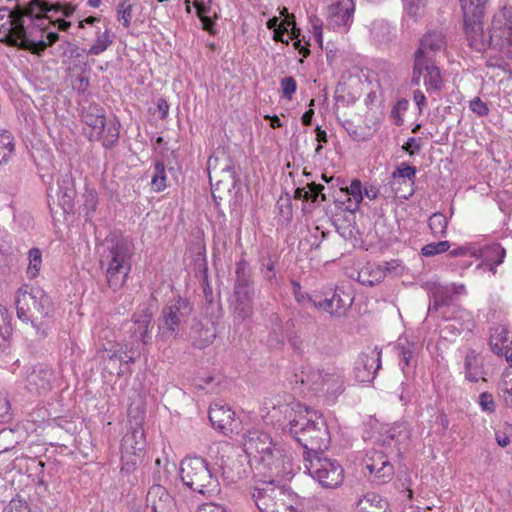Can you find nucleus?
<instances>
[{"instance_id":"f257e3e1","label":"nucleus","mask_w":512,"mask_h":512,"mask_svg":"<svg viewBox=\"0 0 512 512\" xmlns=\"http://www.w3.org/2000/svg\"><path fill=\"white\" fill-rule=\"evenodd\" d=\"M284 415L283 430L288 432L304 449L303 454H318L330 444L327 424L315 410H310L297 401H290L273 407V417Z\"/></svg>"},{"instance_id":"f03ea898","label":"nucleus","mask_w":512,"mask_h":512,"mask_svg":"<svg viewBox=\"0 0 512 512\" xmlns=\"http://www.w3.org/2000/svg\"><path fill=\"white\" fill-rule=\"evenodd\" d=\"M244 451L250 462L264 473L268 480H281L293 473V464L284 447L263 431H249L243 442Z\"/></svg>"},{"instance_id":"7ed1b4c3","label":"nucleus","mask_w":512,"mask_h":512,"mask_svg":"<svg viewBox=\"0 0 512 512\" xmlns=\"http://www.w3.org/2000/svg\"><path fill=\"white\" fill-rule=\"evenodd\" d=\"M15 303L17 317L30 322L36 336L46 337L53 314V305L46 292L38 286L24 284L16 292Z\"/></svg>"},{"instance_id":"20e7f679","label":"nucleus","mask_w":512,"mask_h":512,"mask_svg":"<svg viewBox=\"0 0 512 512\" xmlns=\"http://www.w3.org/2000/svg\"><path fill=\"white\" fill-rule=\"evenodd\" d=\"M260 512H303V499L276 480H263L251 491Z\"/></svg>"},{"instance_id":"39448f33","label":"nucleus","mask_w":512,"mask_h":512,"mask_svg":"<svg viewBox=\"0 0 512 512\" xmlns=\"http://www.w3.org/2000/svg\"><path fill=\"white\" fill-rule=\"evenodd\" d=\"M132 248L124 240H108L102 245L100 264L105 271L108 286L120 289L131 271Z\"/></svg>"},{"instance_id":"423d86ee","label":"nucleus","mask_w":512,"mask_h":512,"mask_svg":"<svg viewBox=\"0 0 512 512\" xmlns=\"http://www.w3.org/2000/svg\"><path fill=\"white\" fill-rule=\"evenodd\" d=\"M25 16H29L28 6L26 8L17 6L14 9L0 8V32H7L0 41L39 55L46 49V44L43 40L29 39L24 27Z\"/></svg>"},{"instance_id":"0eeeda50","label":"nucleus","mask_w":512,"mask_h":512,"mask_svg":"<svg viewBox=\"0 0 512 512\" xmlns=\"http://www.w3.org/2000/svg\"><path fill=\"white\" fill-rule=\"evenodd\" d=\"M180 477L185 486L203 496L212 497L220 491L217 477L212 473L207 460L202 457H187L182 460Z\"/></svg>"},{"instance_id":"6e6552de","label":"nucleus","mask_w":512,"mask_h":512,"mask_svg":"<svg viewBox=\"0 0 512 512\" xmlns=\"http://www.w3.org/2000/svg\"><path fill=\"white\" fill-rule=\"evenodd\" d=\"M236 279L230 307L235 322L241 323L253 315L255 288L251 280L250 268L245 260L236 264Z\"/></svg>"},{"instance_id":"1a4fd4ad","label":"nucleus","mask_w":512,"mask_h":512,"mask_svg":"<svg viewBox=\"0 0 512 512\" xmlns=\"http://www.w3.org/2000/svg\"><path fill=\"white\" fill-rule=\"evenodd\" d=\"M193 314L192 304L185 298H175L162 308L158 323V337L162 341L184 334Z\"/></svg>"},{"instance_id":"9d476101","label":"nucleus","mask_w":512,"mask_h":512,"mask_svg":"<svg viewBox=\"0 0 512 512\" xmlns=\"http://www.w3.org/2000/svg\"><path fill=\"white\" fill-rule=\"evenodd\" d=\"M303 459L308 474L323 488L334 489L343 483L344 469L336 460L311 452L303 454Z\"/></svg>"},{"instance_id":"9b49d317","label":"nucleus","mask_w":512,"mask_h":512,"mask_svg":"<svg viewBox=\"0 0 512 512\" xmlns=\"http://www.w3.org/2000/svg\"><path fill=\"white\" fill-rule=\"evenodd\" d=\"M300 381L317 394L337 396L343 391V374L339 369H317L307 366L301 371Z\"/></svg>"},{"instance_id":"f8f14e48","label":"nucleus","mask_w":512,"mask_h":512,"mask_svg":"<svg viewBox=\"0 0 512 512\" xmlns=\"http://www.w3.org/2000/svg\"><path fill=\"white\" fill-rule=\"evenodd\" d=\"M83 121L90 127L91 141H102L104 147L113 146L119 138V123L115 119H106L102 108L90 105L83 113Z\"/></svg>"},{"instance_id":"ddd939ff","label":"nucleus","mask_w":512,"mask_h":512,"mask_svg":"<svg viewBox=\"0 0 512 512\" xmlns=\"http://www.w3.org/2000/svg\"><path fill=\"white\" fill-rule=\"evenodd\" d=\"M489 31V46L512 56V6L504 5L494 12Z\"/></svg>"},{"instance_id":"4468645a","label":"nucleus","mask_w":512,"mask_h":512,"mask_svg":"<svg viewBox=\"0 0 512 512\" xmlns=\"http://www.w3.org/2000/svg\"><path fill=\"white\" fill-rule=\"evenodd\" d=\"M146 446L145 433L142 425L135 422L134 426L123 436L121 442L122 470L132 471L144 455Z\"/></svg>"},{"instance_id":"2eb2a0df","label":"nucleus","mask_w":512,"mask_h":512,"mask_svg":"<svg viewBox=\"0 0 512 512\" xmlns=\"http://www.w3.org/2000/svg\"><path fill=\"white\" fill-rule=\"evenodd\" d=\"M421 79L429 94L440 92L445 85L441 70L434 61H414L411 83L419 85Z\"/></svg>"},{"instance_id":"dca6fc26","label":"nucleus","mask_w":512,"mask_h":512,"mask_svg":"<svg viewBox=\"0 0 512 512\" xmlns=\"http://www.w3.org/2000/svg\"><path fill=\"white\" fill-rule=\"evenodd\" d=\"M355 3L353 0H334L326 11V21L329 27L347 32L353 23Z\"/></svg>"},{"instance_id":"f3484780","label":"nucleus","mask_w":512,"mask_h":512,"mask_svg":"<svg viewBox=\"0 0 512 512\" xmlns=\"http://www.w3.org/2000/svg\"><path fill=\"white\" fill-rule=\"evenodd\" d=\"M447 46L446 36L441 30L426 32L419 41L414 53V61H434L436 56L444 52Z\"/></svg>"},{"instance_id":"a211bd4d","label":"nucleus","mask_w":512,"mask_h":512,"mask_svg":"<svg viewBox=\"0 0 512 512\" xmlns=\"http://www.w3.org/2000/svg\"><path fill=\"white\" fill-rule=\"evenodd\" d=\"M381 367V350L370 348L362 352L355 362V379L362 384L371 383Z\"/></svg>"},{"instance_id":"6ab92c4d","label":"nucleus","mask_w":512,"mask_h":512,"mask_svg":"<svg viewBox=\"0 0 512 512\" xmlns=\"http://www.w3.org/2000/svg\"><path fill=\"white\" fill-rule=\"evenodd\" d=\"M54 380L51 368L37 365L26 376V388L32 394L44 395L52 389Z\"/></svg>"},{"instance_id":"aec40b11","label":"nucleus","mask_w":512,"mask_h":512,"mask_svg":"<svg viewBox=\"0 0 512 512\" xmlns=\"http://www.w3.org/2000/svg\"><path fill=\"white\" fill-rule=\"evenodd\" d=\"M308 301L313 307L324 310L331 316L341 317L351 307L353 298L344 291H335L330 298L317 301L309 297Z\"/></svg>"},{"instance_id":"412c9836","label":"nucleus","mask_w":512,"mask_h":512,"mask_svg":"<svg viewBox=\"0 0 512 512\" xmlns=\"http://www.w3.org/2000/svg\"><path fill=\"white\" fill-rule=\"evenodd\" d=\"M464 379L470 383L486 382L487 369L482 352L468 349L463 359Z\"/></svg>"},{"instance_id":"4be33fe9","label":"nucleus","mask_w":512,"mask_h":512,"mask_svg":"<svg viewBox=\"0 0 512 512\" xmlns=\"http://www.w3.org/2000/svg\"><path fill=\"white\" fill-rule=\"evenodd\" d=\"M465 292L464 285L450 283L446 285L435 284L430 289L431 303L428 311H438L441 308L453 303L455 296Z\"/></svg>"},{"instance_id":"5701e85b","label":"nucleus","mask_w":512,"mask_h":512,"mask_svg":"<svg viewBox=\"0 0 512 512\" xmlns=\"http://www.w3.org/2000/svg\"><path fill=\"white\" fill-rule=\"evenodd\" d=\"M365 466L374 478L379 482L385 483L390 480L394 474V467L388 457L381 451L372 450L366 454L364 459Z\"/></svg>"},{"instance_id":"b1692460","label":"nucleus","mask_w":512,"mask_h":512,"mask_svg":"<svg viewBox=\"0 0 512 512\" xmlns=\"http://www.w3.org/2000/svg\"><path fill=\"white\" fill-rule=\"evenodd\" d=\"M223 164L220 163V158L217 155L211 156L207 162V169L209 172V179L211 184L216 180V185L226 182L228 186H233L235 183V175L232 166L228 162V157L224 152L221 153Z\"/></svg>"},{"instance_id":"393cba45","label":"nucleus","mask_w":512,"mask_h":512,"mask_svg":"<svg viewBox=\"0 0 512 512\" xmlns=\"http://www.w3.org/2000/svg\"><path fill=\"white\" fill-rule=\"evenodd\" d=\"M153 318V313L151 309L143 305L139 307L138 310L133 314L132 317V327L131 338L135 341H140L143 344H147L150 340L149 330L151 326Z\"/></svg>"},{"instance_id":"a878e982","label":"nucleus","mask_w":512,"mask_h":512,"mask_svg":"<svg viewBox=\"0 0 512 512\" xmlns=\"http://www.w3.org/2000/svg\"><path fill=\"white\" fill-rule=\"evenodd\" d=\"M484 16H468L463 14L464 29L469 45L477 50L482 51L489 46V40L486 39L482 19Z\"/></svg>"},{"instance_id":"bb28decb","label":"nucleus","mask_w":512,"mask_h":512,"mask_svg":"<svg viewBox=\"0 0 512 512\" xmlns=\"http://www.w3.org/2000/svg\"><path fill=\"white\" fill-rule=\"evenodd\" d=\"M146 501L152 512H175L176 510L174 499L160 483L150 487Z\"/></svg>"},{"instance_id":"cd10ccee","label":"nucleus","mask_w":512,"mask_h":512,"mask_svg":"<svg viewBox=\"0 0 512 512\" xmlns=\"http://www.w3.org/2000/svg\"><path fill=\"white\" fill-rule=\"evenodd\" d=\"M55 196L57 198L58 205L65 213L72 212L76 191L74 187V179L71 174L65 173L58 178Z\"/></svg>"},{"instance_id":"c85d7f7f","label":"nucleus","mask_w":512,"mask_h":512,"mask_svg":"<svg viewBox=\"0 0 512 512\" xmlns=\"http://www.w3.org/2000/svg\"><path fill=\"white\" fill-rule=\"evenodd\" d=\"M209 420L213 427L221 431H232L235 413L221 402L213 403L209 408Z\"/></svg>"},{"instance_id":"c756f323","label":"nucleus","mask_w":512,"mask_h":512,"mask_svg":"<svg viewBox=\"0 0 512 512\" xmlns=\"http://www.w3.org/2000/svg\"><path fill=\"white\" fill-rule=\"evenodd\" d=\"M474 326L475 322L472 313L458 308L451 322L444 327V330L453 334H461L463 332H472Z\"/></svg>"},{"instance_id":"7c9ffc66","label":"nucleus","mask_w":512,"mask_h":512,"mask_svg":"<svg viewBox=\"0 0 512 512\" xmlns=\"http://www.w3.org/2000/svg\"><path fill=\"white\" fill-rule=\"evenodd\" d=\"M397 353L400 359L402 370L416 364V355L418 346L405 336H400L396 345Z\"/></svg>"},{"instance_id":"2f4dec72","label":"nucleus","mask_w":512,"mask_h":512,"mask_svg":"<svg viewBox=\"0 0 512 512\" xmlns=\"http://www.w3.org/2000/svg\"><path fill=\"white\" fill-rule=\"evenodd\" d=\"M506 256V250L499 243L486 245L481 250L483 265L489 266V270L495 274L496 267L503 263Z\"/></svg>"},{"instance_id":"473e14b6","label":"nucleus","mask_w":512,"mask_h":512,"mask_svg":"<svg viewBox=\"0 0 512 512\" xmlns=\"http://www.w3.org/2000/svg\"><path fill=\"white\" fill-rule=\"evenodd\" d=\"M356 512H390L388 502L376 493H367L358 500Z\"/></svg>"},{"instance_id":"72a5a7b5","label":"nucleus","mask_w":512,"mask_h":512,"mask_svg":"<svg viewBox=\"0 0 512 512\" xmlns=\"http://www.w3.org/2000/svg\"><path fill=\"white\" fill-rule=\"evenodd\" d=\"M511 344L512 337L509 330L502 325L496 326L490 336L491 350L497 355H502Z\"/></svg>"},{"instance_id":"f704fd0d","label":"nucleus","mask_w":512,"mask_h":512,"mask_svg":"<svg viewBox=\"0 0 512 512\" xmlns=\"http://www.w3.org/2000/svg\"><path fill=\"white\" fill-rule=\"evenodd\" d=\"M197 335L192 336L193 344L198 348H204L209 346L216 338V327L213 322L207 323V325L197 324Z\"/></svg>"},{"instance_id":"c9c22d12","label":"nucleus","mask_w":512,"mask_h":512,"mask_svg":"<svg viewBox=\"0 0 512 512\" xmlns=\"http://www.w3.org/2000/svg\"><path fill=\"white\" fill-rule=\"evenodd\" d=\"M63 6L61 4H50L46 0H30L28 3V14L29 17H35L36 19H42V14L48 12H62Z\"/></svg>"},{"instance_id":"e433bc0d","label":"nucleus","mask_w":512,"mask_h":512,"mask_svg":"<svg viewBox=\"0 0 512 512\" xmlns=\"http://www.w3.org/2000/svg\"><path fill=\"white\" fill-rule=\"evenodd\" d=\"M167 187V174L163 162H156L151 176V188L155 192H161Z\"/></svg>"},{"instance_id":"4c0bfd02","label":"nucleus","mask_w":512,"mask_h":512,"mask_svg":"<svg viewBox=\"0 0 512 512\" xmlns=\"http://www.w3.org/2000/svg\"><path fill=\"white\" fill-rule=\"evenodd\" d=\"M14 152L13 136L6 130L0 131V166L6 164Z\"/></svg>"},{"instance_id":"58836bf2","label":"nucleus","mask_w":512,"mask_h":512,"mask_svg":"<svg viewBox=\"0 0 512 512\" xmlns=\"http://www.w3.org/2000/svg\"><path fill=\"white\" fill-rule=\"evenodd\" d=\"M428 3L429 0H403L404 11L409 17L417 20L426 13Z\"/></svg>"},{"instance_id":"ea45409f","label":"nucleus","mask_w":512,"mask_h":512,"mask_svg":"<svg viewBox=\"0 0 512 512\" xmlns=\"http://www.w3.org/2000/svg\"><path fill=\"white\" fill-rule=\"evenodd\" d=\"M463 14L468 16H484L489 0H459Z\"/></svg>"},{"instance_id":"a19ab883","label":"nucleus","mask_w":512,"mask_h":512,"mask_svg":"<svg viewBox=\"0 0 512 512\" xmlns=\"http://www.w3.org/2000/svg\"><path fill=\"white\" fill-rule=\"evenodd\" d=\"M371 34L378 42L390 40L393 28L384 20H376L371 24Z\"/></svg>"},{"instance_id":"79ce46f5","label":"nucleus","mask_w":512,"mask_h":512,"mask_svg":"<svg viewBox=\"0 0 512 512\" xmlns=\"http://www.w3.org/2000/svg\"><path fill=\"white\" fill-rule=\"evenodd\" d=\"M28 267L27 276L30 279H34L39 275L42 265V253L38 248H32L28 252Z\"/></svg>"},{"instance_id":"37998d69","label":"nucleus","mask_w":512,"mask_h":512,"mask_svg":"<svg viewBox=\"0 0 512 512\" xmlns=\"http://www.w3.org/2000/svg\"><path fill=\"white\" fill-rule=\"evenodd\" d=\"M113 37L110 34V31L106 29L102 34H99L92 44V46L88 50V54L90 55H99L106 51L108 47L112 44Z\"/></svg>"},{"instance_id":"c03bdc74","label":"nucleus","mask_w":512,"mask_h":512,"mask_svg":"<svg viewBox=\"0 0 512 512\" xmlns=\"http://www.w3.org/2000/svg\"><path fill=\"white\" fill-rule=\"evenodd\" d=\"M155 465L157 467L155 472V479L160 484L164 483L167 480L169 474H171L176 469V464L174 462H170L167 458H164L163 460L157 458Z\"/></svg>"},{"instance_id":"a18cd8bd","label":"nucleus","mask_w":512,"mask_h":512,"mask_svg":"<svg viewBox=\"0 0 512 512\" xmlns=\"http://www.w3.org/2000/svg\"><path fill=\"white\" fill-rule=\"evenodd\" d=\"M448 220L442 213H434L429 218V227L435 236H444L447 231Z\"/></svg>"},{"instance_id":"49530a36","label":"nucleus","mask_w":512,"mask_h":512,"mask_svg":"<svg viewBox=\"0 0 512 512\" xmlns=\"http://www.w3.org/2000/svg\"><path fill=\"white\" fill-rule=\"evenodd\" d=\"M132 8L133 5L129 0H122L117 7V19L125 28L131 25Z\"/></svg>"},{"instance_id":"de8ad7c7","label":"nucleus","mask_w":512,"mask_h":512,"mask_svg":"<svg viewBox=\"0 0 512 512\" xmlns=\"http://www.w3.org/2000/svg\"><path fill=\"white\" fill-rule=\"evenodd\" d=\"M415 175L416 168L405 163H402L400 166H398L392 173V176L395 180L403 179L404 182L408 180L412 183Z\"/></svg>"},{"instance_id":"09e8293b","label":"nucleus","mask_w":512,"mask_h":512,"mask_svg":"<svg viewBox=\"0 0 512 512\" xmlns=\"http://www.w3.org/2000/svg\"><path fill=\"white\" fill-rule=\"evenodd\" d=\"M98 197L97 193L94 190H86L83 194V210L85 214L89 216L94 213L97 207Z\"/></svg>"},{"instance_id":"8fccbe9b","label":"nucleus","mask_w":512,"mask_h":512,"mask_svg":"<svg viewBox=\"0 0 512 512\" xmlns=\"http://www.w3.org/2000/svg\"><path fill=\"white\" fill-rule=\"evenodd\" d=\"M450 248L449 241H440L429 243L422 248V254L426 257L434 256L446 252Z\"/></svg>"},{"instance_id":"3c124183","label":"nucleus","mask_w":512,"mask_h":512,"mask_svg":"<svg viewBox=\"0 0 512 512\" xmlns=\"http://www.w3.org/2000/svg\"><path fill=\"white\" fill-rule=\"evenodd\" d=\"M409 102L407 99L399 100L391 111V117L394 120V124L401 126L404 122L403 114L408 110Z\"/></svg>"},{"instance_id":"603ef678","label":"nucleus","mask_w":512,"mask_h":512,"mask_svg":"<svg viewBox=\"0 0 512 512\" xmlns=\"http://www.w3.org/2000/svg\"><path fill=\"white\" fill-rule=\"evenodd\" d=\"M307 188V191L305 194H303V199H311L312 201H316L320 196L322 201L326 200L325 194L322 193V190L324 189L323 185L312 182L307 185Z\"/></svg>"},{"instance_id":"864d4df0","label":"nucleus","mask_w":512,"mask_h":512,"mask_svg":"<svg viewBox=\"0 0 512 512\" xmlns=\"http://www.w3.org/2000/svg\"><path fill=\"white\" fill-rule=\"evenodd\" d=\"M281 89L283 92V96L290 100L293 94L296 92L297 83L293 77H285L281 80Z\"/></svg>"},{"instance_id":"5fc2aeb1","label":"nucleus","mask_w":512,"mask_h":512,"mask_svg":"<svg viewBox=\"0 0 512 512\" xmlns=\"http://www.w3.org/2000/svg\"><path fill=\"white\" fill-rule=\"evenodd\" d=\"M346 191L353 198L356 206L362 201V184L359 180H353L350 186L346 188Z\"/></svg>"},{"instance_id":"6e6d98bb","label":"nucleus","mask_w":512,"mask_h":512,"mask_svg":"<svg viewBox=\"0 0 512 512\" xmlns=\"http://www.w3.org/2000/svg\"><path fill=\"white\" fill-rule=\"evenodd\" d=\"M481 409L485 412H494L495 410V402L493 396L488 392H483L479 395L478 401Z\"/></svg>"},{"instance_id":"4d7b16f0","label":"nucleus","mask_w":512,"mask_h":512,"mask_svg":"<svg viewBox=\"0 0 512 512\" xmlns=\"http://www.w3.org/2000/svg\"><path fill=\"white\" fill-rule=\"evenodd\" d=\"M470 109L479 116H486L489 113L488 106L479 97L470 101Z\"/></svg>"},{"instance_id":"13d9d810","label":"nucleus","mask_w":512,"mask_h":512,"mask_svg":"<svg viewBox=\"0 0 512 512\" xmlns=\"http://www.w3.org/2000/svg\"><path fill=\"white\" fill-rule=\"evenodd\" d=\"M501 396L506 405L512 407V378L504 380L501 387Z\"/></svg>"},{"instance_id":"bf43d9fd","label":"nucleus","mask_w":512,"mask_h":512,"mask_svg":"<svg viewBox=\"0 0 512 512\" xmlns=\"http://www.w3.org/2000/svg\"><path fill=\"white\" fill-rule=\"evenodd\" d=\"M281 15H286L285 19L280 23L279 27L284 30V32H288L292 27L296 25L294 16L288 15V11L286 8H283L281 11Z\"/></svg>"},{"instance_id":"052dcab7","label":"nucleus","mask_w":512,"mask_h":512,"mask_svg":"<svg viewBox=\"0 0 512 512\" xmlns=\"http://www.w3.org/2000/svg\"><path fill=\"white\" fill-rule=\"evenodd\" d=\"M403 149L410 155H413L421 149L420 141L414 137H410L403 145Z\"/></svg>"},{"instance_id":"680f3d73","label":"nucleus","mask_w":512,"mask_h":512,"mask_svg":"<svg viewBox=\"0 0 512 512\" xmlns=\"http://www.w3.org/2000/svg\"><path fill=\"white\" fill-rule=\"evenodd\" d=\"M136 351L133 349V347H129L128 344L123 345V351L122 355L124 357L123 360H120L121 362H124L126 364L134 363L136 360L135 357Z\"/></svg>"},{"instance_id":"e2e57ef3","label":"nucleus","mask_w":512,"mask_h":512,"mask_svg":"<svg viewBox=\"0 0 512 512\" xmlns=\"http://www.w3.org/2000/svg\"><path fill=\"white\" fill-rule=\"evenodd\" d=\"M413 100L416 103L419 113H422L423 108L426 106V96L424 93L417 89L413 92Z\"/></svg>"},{"instance_id":"0e129e2a","label":"nucleus","mask_w":512,"mask_h":512,"mask_svg":"<svg viewBox=\"0 0 512 512\" xmlns=\"http://www.w3.org/2000/svg\"><path fill=\"white\" fill-rule=\"evenodd\" d=\"M197 512H227L226 509L215 503H206L199 507Z\"/></svg>"},{"instance_id":"69168bd1","label":"nucleus","mask_w":512,"mask_h":512,"mask_svg":"<svg viewBox=\"0 0 512 512\" xmlns=\"http://www.w3.org/2000/svg\"><path fill=\"white\" fill-rule=\"evenodd\" d=\"M313 33L316 40L321 44L322 43V21L318 18H314L312 21Z\"/></svg>"},{"instance_id":"338daca9","label":"nucleus","mask_w":512,"mask_h":512,"mask_svg":"<svg viewBox=\"0 0 512 512\" xmlns=\"http://www.w3.org/2000/svg\"><path fill=\"white\" fill-rule=\"evenodd\" d=\"M10 404L5 397L0 395V422L5 421L9 414Z\"/></svg>"},{"instance_id":"774afa93","label":"nucleus","mask_w":512,"mask_h":512,"mask_svg":"<svg viewBox=\"0 0 512 512\" xmlns=\"http://www.w3.org/2000/svg\"><path fill=\"white\" fill-rule=\"evenodd\" d=\"M158 110L161 113V117L165 118L168 115L169 112V105L166 100L159 99L157 104Z\"/></svg>"}]
</instances>
